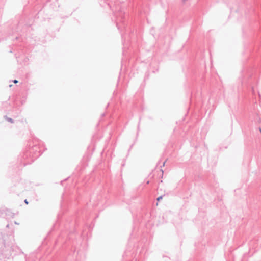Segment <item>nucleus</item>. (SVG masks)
<instances>
[{"instance_id": "f257e3e1", "label": "nucleus", "mask_w": 261, "mask_h": 261, "mask_svg": "<svg viewBox=\"0 0 261 261\" xmlns=\"http://www.w3.org/2000/svg\"><path fill=\"white\" fill-rule=\"evenodd\" d=\"M40 141L38 139H35L32 142V145L31 141L28 142L26 148L20 154L18 159L20 161V166L25 167L32 164L43 153L40 147Z\"/></svg>"}, {"instance_id": "f03ea898", "label": "nucleus", "mask_w": 261, "mask_h": 261, "mask_svg": "<svg viewBox=\"0 0 261 261\" xmlns=\"http://www.w3.org/2000/svg\"><path fill=\"white\" fill-rule=\"evenodd\" d=\"M6 227V228H10L11 230L7 232L6 236L3 235L1 232L0 240H2V243L5 246L7 244L9 246H12L15 242L14 226L13 224L11 223H8Z\"/></svg>"}, {"instance_id": "7ed1b4c3", "label": "nucleus", "mask_w": 261, "mask_h": 261, "mask_svg": "<svg viewBox=\"0 0 261 261\" xmlns=\"http://www.w3.org/2000/svg\"><path fill=\"white\" fill-rule=\"evenodd\" d=\"M21 84L22 86L20 87V88L22 89V90L21 91L19 90L18 93H17V99H18V96L20 97V102L21 105H23L25 102L27 97L28 88L25 85V84H23V82H21Z\"/></svg>"}, {"instance_id": "20e7f679", "label": "nucleus", "mask_w": 261, "mask_h": 261, "mask_svg": "<svg viewBox=\"0 0 261 261\" xmlns=\"http://www.w3.org/2000/svg\"><path fill=\"white\" fill-rule=\"evenodd\" d=\"M15 214L11 211L10 209L6 207L0 208V217L5 218L9 222V220L14 217Z\"/></svg>"}, {"instance_id": "39448f33", "label": "nucleus", "mask_w": 261, "mask_h": 261, "mask_svg": "<svg viewBox=\"0 0 261 261\" xmlns=\"http://www.w3.org/2000/svg\"><path fill=\"white\" fill-rule=\"evenodd\" d=\"M254 50L252 45H250L249 46H245L244 51L243 54L245 55L246 60H248L249 57L253 56Z\"/></svg>"}, {"instance_id": "423d86ee", "label": "nucleus", "mask_w": 261, "mask_h": 261, "mask_svg": "<svg viewBox=\"0 0 261 261\" xmlns=\"http://www.w3.org/2000/svg\"><path fill=\"white\" fill-rule=\"evenodd\" d=\"M19 58V60H17V62H20V64L22 65H26L28 64L29 59L28 58V56H27L25 55H21L17 57V58Z\"/></svg>"}, {"instance_id": "0eeeda50", "label": "nucleus", "mask_w": 261, "mask_h": 261, "mask_svg": "<svg viewBox=\"0 0 261 261\" xmlns=\"http://www.w3.org/2000/svg\"><path fill=\"white\" fill-rule=\"evenodd\" d=\"M250 119L251 121L254 122L255 124H259L261 123V118L259 115L256 113H252Z\"/></svg>"}, {"instance_id": "6e6552de", "label": "nucleus", "mask_w": 261, "mask_h": 261, "mask_svg": "<svg viewBox=\"0 0 261 261\" xmlns=\"http://www.w3.org/2000/svg\"><path fill=\"white\" fill-rule=\"evenodd\" d=\"M1 110L5 112L9 111L11 110V106L10 103L7 101L2 102Z\"/></svg>"}, {"instance_id": "1a4fd4ad", "label": "nucleus", "mask_w": 261, "mask_h": 261, "mask_svg": "<svg viewBox=\"0 0 261 261\" xmlns=\"http://www.w3.org/2000/svg\"><path fill=\"white\" fill-rule=\"evenodd\" d=\"M59 225H60V220H59V218L58 217V220L56 221L55 224L52 226L51 230L48 232L47 237H48L52 232L56 231L59 228Z\"/></svg>"}, {"instance_id": "9d476101", "label": "nucleus", "mask_w": 261, "mask_h": 261, "mask_svg": "<svg viewBox=\"0 0 261 261\" xmlns=\"http://www.w3.org/2000/svg\"><path fill=\"white\" fill-rule=\"evenodd\" d=\"M9 175H13L16 172L15 164L12 165L11 167H9L8 169Z\"/></svg>"}, {"instance_id": "9b49d317", "label": "nucleus", "mask_w": 261, "mask_h": 261, "mask_svg": "<svg viewBox=\"0 0 261 261\" xmlns=\"http://www.w3.org/2000/svg\"><path fill=\"white\" fill-rule=\"evenodd\" d=\"M9 52L10 53H14V56L15 57H16V53H15V49H16V45L14 44H13L12 45H10L9 46Z\"/></svg>"}, {"instance_id": "f8f14e48", "label": "nucleus", "mask_w": 261, "mask_h": 261, "mask_svg": "<svg viewBox=\"0 0 261 261\" xmlns=\"http://www.w3.org/2000/svg\"><path fill=\"white\" fill-rule=\"evenodd\" d=\"M17 250H19V253L17 252V255L21 256L25 260H26V255L22 251V250L17 246Z\"/></svg>"}, {"instance_id": "ddd939ff", "label": "nucleus", "mask_w": 261, "mask_h": 261, "mask_svg": "<svg viewBox=\"0 0 261 261\" xmlns=\"http://www.w3.org/2000/svg\"><path fill=\"white\" fill-rule=\"evenodd\" d=\"M4 118L7 121L10 123H14V120H13V119L10 117H8L6 115L4 116Z\"/></svg>"}, {"instance_id": "4468645a", "label": "nucleus", "mask_w": 261, "mask_h": 261, "mask_svg": "<svg viewBox=\"0 0 261 261\" xmlns=\"http://www.w3.org/2000/svg\"><path fill=\"white\" fill-rule=\"evenodd\" d=\"M6 258H9V256L5 254L3 252L0 251V261H2V259Z\"/></svg>"}, {"instance_id": "2eb2a0df", "label": "nucleus", "mask_w": 261, "mask_h": 261, "mask_svg": "<svg viewBox=\"0 0 261 261\" xmlns=\"http://www.w3.org/2000/svg\"><path fill=\"white\" fill-rule=\"evenodd\" d=\"M167 160H168V159H166V160L163 162V163L162 165L160 166V168H161V169H160V171L162 172V175H161V178H162V177H163V173H164V171H163V170L162 169V168L165 166V163H166V162L167 161Z\"/></svg>"}, {"instance_id": "dca6fc26", "label": "nucleus", "mask_w": 261, "mask_h": 261, "mask_svg": "<svg viewBox=\"0 0 261 261\" xmlns=\"http://www.w3.org/2000/svg\"><path fill=\"white\" fill-rule=\"evenodd\" d=\"M18 121L21 123L24 127H25V125H27V122L26 120L25 119L22 118L21 120H17V122Z\"/></svg>"}, {"instance_id": "f3484780", "label": "nucleus", "mask_w": 261, "mask_h": 261, "mask_svg": "<svg viewBox=\"0 0 261 261\" xmlns=\"http://www.w3.org/2000/svg\"><path fill=\"white\" fill-rule=\"evenodd\" d=\"M246 71L248 72L249 76L250 77H251V76H252V74L250 73L249 69H247V67L244 66V68H243V69H242L241 70V72H246Z\"/></svg>"}, {"instance_id": "a211bd4d", "label": "nucleus", "mask_w": 261, "mask_h": 261, "mask_svg": "<svg viewBox=\"0 0 261 261\" xmlns=\"http://www.w3.org/2000/svg\"><path fill=\"white\" fill-rule=\"evenodd\" d=\"M149 72L148 71H146L145 74V77L144 79V81H145L146 80L149 79Z\"/></svg>"}, {"instance_id": "6ab92c4d", "label": "nucleus", "mask_w": 261, "mask_h": 261, "mask_svg": "<svg viewBox=\"0 0 261 261\" xmlns=\"http://www.w3.org/2000/svg\"><path fill=\"white\" fill-rule=\"evenodd\" d=\"M164 196V195H161V196H159L158 197H157L156 201L158 202H159L160 200H161L163 199V197Z\"/></svg>"}, {"instance_id": "aec40b11", "label": "nucleus", "mask_w": 261, "mask_h": 261, "mask_svg": "<svg viewBox=\"0 0 261 261\" xmlns=\"http://www.w3.org/2000/svg\"><path fill=\"white\" fill-rule=\"evenodd\" d=\"M69 178V177H68L66 178V179H64V180H61V181H60V184H61V185H63V182H64V181H65L66 180H67Z\"/></svg>"}, {"instance_id": "412c9836", "label": "nucleus", "mask_w": 261, "mask_h": 261, "mask_svg": "<svg viewBox=\"0 0 261 261\" xmlns=\"http://www.w3.org/2000/svg\"><path fill=\"white\" fill-rule=\"evenodd\" d=\"M129 35L130 38H132V36L134 35V31H131Z\"/></svg>"}, {"instance_id": "4be33fe9", "label": "nucleus", "mask_w": 261, "mask_h": 261, "mask_svg": "<svg viewBox=\"0 0 261 261\" xmlns=\"http://www.w3.org/2000/svg\"><path fill=\"white\" fill-rule=\"evenodd\" d=\"M197 76V73L196 72H194L193 73V76H192V79H195L196 78Z\"/></svg>"}, {"instance_id": "5701e85b", "label": "nucleus", "mask_w": 261, "mask_h": 261, "mask_svg": "<svg viewBox=\"0 0 261 261\" xmlns=\"http://www.w3.org/2000/svg\"><path fill=\"white\" fill-rule=\"evenodd\" d=\"M116 26L117 27V29L119 30H120V25L118 23V22L116 23Z\"/></svg>"}, {"instance_id": "b1692460", "label": "nucleus", "mask_w": 261, "mask_h": 261, "mask_svg": "<svg viewBox=\"0 0 261 261\" xmlns=\"http://www.w3.org/2000/svg\"><path fill=\"white\" fill-rule=\"evenodd\" d=\"M12 82L14 83L15 84H16V83H17V81H16V79H14L12 81Z\"/></svg>"}, {"instance_id": "393cba45", "label": "nucleus", "mask_w": 261, "mask_h": 261, "mask_svg": "<svg viewBox=\"0 0 261 261\" xmlns=\"http://www.w3.org/2000/svg\"><path fill=\"white\" fill-rule=\"evenodd\" d=\"M59 239H60V237H59V238L55 241V244H57L58 243V242L59 241Z\"/></svg>"}, {"instance_id": "a878e982", "label": "nucleus", "mask_w": 261, "mask_h": 261, "mask_svg": "<svg viewBox=\"0 0 261 261\" xmlns=\"http://www.w3.org/2000/svg\"><path fill=\"white\" fill-rule=\"evenodd\" d=\"M159 70V67L157 68V69L155 70H152L153 73H155L156 72H158Z\"/></svg>"}, {"instance_id": "bb28decb", "label": "nucleus", "mask_w": 261, "mask_h": 261, "mask_svg": "<svg viewBox=\"0 0 261 261\" xmlns=\"http://www.w3.org/2000/svg\"><path fill=\"white\" fill-rule=\"evenodd\" d=\"M24 203L26 204H28L29 203V202L27 200V199H25L24 201Z\"/></svg>"}, {"instance_id": "cd10ccee", "label": "nucleus", "mask_w": 261, "mask_h": 261, "mask_svg": "<svg viewBox=\"0 0 261 261\" xmlns=\"http://www.w3.org/2000/svg\"><path fill=\"white\" fill-rule=\"evenodd\" d=\"M12 39H13V40H16V36H13V38H12Z\"/></svg>"}, {"instance_id": "c85d7f7f", "label": "nucleus", "mask_w": 261, "mask_h": 261, "mask_svg": "<svg viewBox=\"0 0 261 261\" xmlns=\"http://www.w3.org/2000/svg\"><path fill=\"white\" fill-rule=\"evenodd\" d=\"M105 116V113H102V114H101V117H103V116Z\"/></svg>"}, {"instance_id": "c756f323", "label": "nucleus", "mask_w": 261, "mask_h": 261, "mask_svg": "<svg viewBox=\"0 0 261 261\" xmlns=\"http://www.w3.org/2000/svg\"><path fill=\"white\" fill-rule=\"evenodd\" d=\"M13 188V187H12V188H11V189H10V191H11V192H15V190H12V189Z\"/></svg>"}, {"instance_id": "7c9ffc66", "label": "nucleus", "mask_w": 261, "mask_h": 261, "mask_svg": "<svg viewBox=\"0 0 261 261\" xmlns=\"http://www.w3.org/2000/svg\"><path fill=\"white\" fill-rule=\"evenodd\" d=\"M133 146V144H132V145L130 146V147L129 149H128V151L131 149V148H132Z\"/></svg>"}, {"instance_id": "2f4dec72", "label": "nucleus", "mask_w": 261, "mask_h": 261, "mask_svg": "<svg viewBox=\"0 0 261 261\" xmlns=\"http://www.w3.org/2000/svg\"><path fill=\"white\" fill-rule=\"evenodd\" d=\"M249 253V251L248 252H246V253H245L244 254V256H246V255H247Z\"/></svg>"}, {"instance_id": "473e14b6", "label": "nucleus", "mask_w": 261, "mask_h": 261, "mask_svg": "<svg viewBox=\"0 0 261 261\" xmlns=\"http://www.w3.org/2000/svg\"><path fill=\"white\" fill-rule=\"evenodd\" d=\"M14 224L16 225V220L14 221Z\"/></svg>"}, {"instance_id": "72a5a7b5", "label": "nucleus", "mask_w": 261, "mask_h": 261, "mask_svg": "<svg viewBox=\"0 0 261 261\" xmlns=\"http://www.w3.org/2000/svg\"><path fill=\"white\" fill-rule=\"evenodd\" d=\"M109 103H108L107 104V107H106V108H108V107H109Z\"/></svg>"}, {"instance_id": "f704fd0d", "label": "nucleus", "mask_w": 261, "mask_h": 261, "mask_svg": "<svg viewBox=\"0 0 261 261\" xmlns=\"http://www.w3.org/2000/svg\"><path fill=\"white\" fill-rule=\"evenodd\" d=\"M12 86V84H10V85H9V87H11Z\"/></svg>"}, {"instance_id": "c9c22d12", "label": "nucleus", "mask_w": 261, "mask_h": 261, "mask_svg": "<svg viewBox=\"0 0 261 261\" xmlns=\"http://www.w3.org/2000/svg\"><path fill=\"white\" fill-rule=\"evenodd\" d=\"M160 162H161V160L159 161L158 162V165L160 163Z\"/></svg>"}, {"instance_id": "e433bc0d", "label": "nucleus", "mask_w": 261, "mask_h": 261, "mask_svg": "<svg viewBox=\"0 0 261 261\" xmlns=\"http://www.w3.org/2000/svg\"><path fill=\"white\" fill-rule=\"evenodd\" d=\"M139 129V123L138 124V129Z\"/></svg>"}, {"instance_id": "4c0bfd02", "label": "nucleus", "mask_w": 261, "mask_h": 261, "mask_svg": "<svg viewBox=\"0 0 261 261\" xmlns=\"http://www.w3.org/2000/svg\"><path fill=\"white\" fill-rule=\"evenodd\" d=\"M149 181H147V184H149Z\"/></svg>"}, {"instance_id": "58836bf2", "label": "nucleus", "mask_w": 261, "mask_h": 261, "mask_svg": "<svg viewBox=\"0 0 261 261\" xmlns=\"http://www.w3.org/2000/svg\"><path fill=\"white\" fill-rule=\"evenodd\" d=\"M121 36H122V38H123V35L122 34L121 35Z\"/></svg>"}, {"instance_id": "ea45409f", "label": "nucleus", "mask_w": 261, "mask_h": 261, "mask_svg": "<svg viewBox=\"0 0 261 261\" xmlns=\"http://www.w3.org/2000/svg\"><path fill=\"white\" fill-rule=\"evenodd\" d=\"M14 34V32H13V34L12 35V36H13Z\"/></svg>"}, {"instance_id": "a19ab883", "label": "nucleus", "mask_w": 261, "mask_h": 261, "mask_svg": "<svg viewBox=\"0 0 261 261\" xmlns=\"http://www.w3.org/2000/svg\"><path fill=\"white\" fill-rule=\"evenodd\" d=\"M122 166H124V164H122Z\"/></svg>"}, {"instance_id": "79ce46f5", "label": "nucleus", "mask_w": 261, "mask_h": 261, "mask_svg": "<svg viewBox=\"0 0 261 261\" xmlns=\"http://www.w3.org/2000/svg\"><path fill=\"white\" fill-rule=\"evenodd\" d=\"M253 92H254V89L252 88Z\"/></svg>"}]
</instances>
